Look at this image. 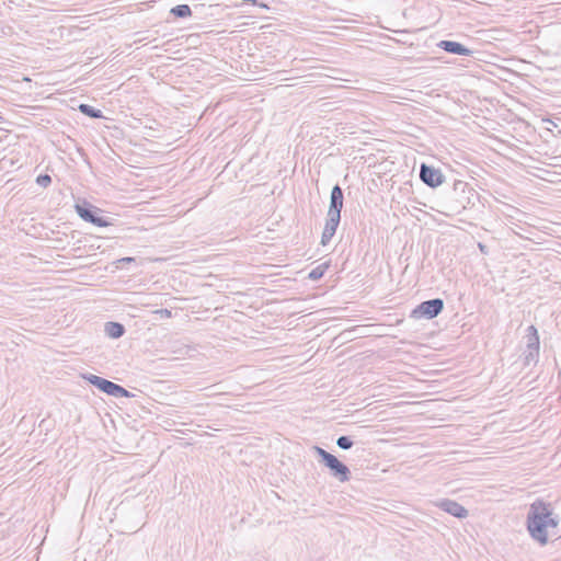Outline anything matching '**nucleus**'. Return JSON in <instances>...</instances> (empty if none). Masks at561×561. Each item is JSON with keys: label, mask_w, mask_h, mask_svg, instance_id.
Here are the masks:
<instances>
[{"label": "nucleus", "mask_w": 561, "mask_h": 561, "mask_svg": "<svg viewBox=\"0 0 561 561\" xmlns=\"http://www.w3.org/2000/svg\"><path fill=\"white\" fill-rule=\"evenodd\" d=\"M552 515L550 504L542 500H536L529 506L526 520L527 530L541 545L548 542L547 528L556 527L559 523L558 518Z\"/></svg>", "instance_id": "1"}, {"label": "nucleus", "mask_w": 561, "mask_h": 561, "mask_svg": "<svg viewBox=\"0 0 561 561\" xmlns=\"http://www.w3.org/2000/svg\"><path fill=\"white\" fill-rule=\"evenodd\" d=\"M344 195L339 184L331 190L330 205L327 215L325 226L321 236V244L327 245L336 232L341 220V210L343 208Z\"/></svg>", "instance_id": "2"}, {"label": "nucleus", "mask_w": 561, "mask_h": 561, "mask_svg": "<svg viewBox=\"0 0 561 561\" xmlns=\"http://www.w3.org/2000/svg\"><path fill=\"white\" fill-rule=\"evenodd\" d=\"M313 449L319 456L320 461L330 470L332 477L337 479L340 482H347L351 479V470L348 467L334 455L319 446H314Z\"/></svg>", "instance_id": "3"}, {"label": "nucleus", "mask_w": 561, "mask_h": 561, "mask_svg": "<svg viewBox=\"0 0 561 561\" xmlns=\"http://www.w3.org/2000/svg\"><path fill=\"white\" fill-rule=\"evenodd\" d=\"M83 378L89 382L91 383L92 386H94L95 388H98L100 391L108 394V396H112V397H115V398H121V397H125V398H130V397H134V394L131 392H129L128 390H126L124 387L111 381V380H107L105 378H102L100 376H96V375H93V374H87V375H83Z\"/></svg>", "instance_id": "4"}, {"label": "nucleus", "mask_w": 561, "mask_h": 561, "mask_svg": "<svg viewBox=\"0 0 561 561\" xmlns=\"http://www.w3.org/2000/svg\"><path fill=\"white\" fill-rule=\"evenodd\" d=\"M75 208L79 217L87 222L98 227H107L112 225L107 218L102 216V209L88 202H83L81 204L77 203Z\"/></svg>", "instance_id": "5"}, {"label": "nucleus", "mask_w": 561, "mask_h": 561, "mask_svg": "<svg viewBox=\"0 0 561 561\" xmlns=\"http://www.w3.org/2000/svg\"><path fill=\"white\" fill-rule=\"evenodd\" d=\"M444 309V300L440 298H434L430 300H425L421 302L416 308H414L411 312V317L414 319H434L436 318Z\"/></svg>", "instance_id": "6"}, {"label": "nucleus", "mask_w": 561, "mask_h": 561, "mask_svg": "<svg viewBox=\"0 0 561 561\" xmlns=\"http://www.w3.org/2000/svg\"><path fill=\"white\" fill-rule=\"evenodd\" d=\"M527 343L524 352V365L528 366L531 363H536L539 357V335L538 331L534 325L527 328Z\"/></svg>", "instance_id": "7"}, {"label": "nucleus", "mask_w": 561, "mask_h": 561, "mask_svg": "<svg viewBox=\"0 0 561 561\" xmlns=\"http://www.w3.org/2000/svg\"><path fill=\"white\" fill-rule=\"evenodd\" d=\"M420 179L424 184L432 188L438 187L445 181V176L440 172V170L435 169L434 167L427 165L425 163L421 164Z\"/></svg>", "instance_id": "8"}, {"label": "nucleus", "mask_w": 561, "mask_h": 561, "mask_svg": "<svg viewBox=\"0 0 561 561\" xmlns=\"http://www.w3.org/2000/svg\"><path fill=\"white\" fill-rule=\"evenodd\" d=\"M435 505L451 516L460 519L466 518L469 514L467 508L454 500L443 499L436 502Z\"/></svg>", "instance_id": "9"}, {"label": "nucleus", "mask_w": 561, "mask_h": 561, "mask_svg": "<svg viewBox=\"0 0 561 561\" xmlns=\"http://www.w3.org/2000/svg\"><path fill=\"white\" fill-rule=\"evenodd\" d=\"M437 46L453 55H460V56H470L472 54V50L463 46L461 43L454 42V41H440Z\"/></svg>", "instance_id": "10"}, {"label": "nucleus", "mask_w": 561, "mask_h": 561, "mask_svg": "<svg viewBox=\"0 0 561 561\" xmlns=\"http://www.w3.org/2000/svg\"><path fill=\"white\" fill-rule=\"evenodd\" d=\"M125 331V327L119 322L110 321L105 323V333L112 339L122 337Z\"/></svg>", "instance_id": "11"}, {"label": "nucleus", "mask_w": 561, "mask_h": 561, "mask_svg": "<svg viewBox=\"0 0 561 561\" xmlns=\"http://www.w3.org/2000/svg\"><path fill=\"white\" fill-rule=\"evenodd\" d=\"M78 108L82 114H84L91 118H102L103 117V113L101 110L95 108L89 104H80Z\"/></svg>", "instance_id": "12"}, {"label": "nucleus", "mask_w": 561, "mask_h": 561, "mask_svg": "<svg viewBox=\"0 0 561 561\" xmlns=\"http://www.w3.org/2000/svg\"><path fill=\"white\" fill-rule=\"evenodd\" d=\"M170 13L176 18H188L192 15V10L187 4H178L170 10Z\"/></svg>", "instance_id": "13"}, {"label": "nucleus", "mask_w": 561, "mask_h": 561, "mask_svg": "<svg viewBox=\"0 0 561 561\" xmlns=\"http://www.w3.org/2000/svg\"><path fill=\"white\" fill-rule=\"evenodd\" d=\"M336 445L343 449V450H347V449H351L353 446H354V442L353 439L350 437V436H340L337 439H336Z\"/></svg>", "instance_id": "14"}, {"label": "nucleus", "mask_w": 561, "mask_h": 561, "mask_svg": "<svg viewBox=\"0 0 561 561\" xmlns=\"http://www.w3.org/2000/svg\"><path fill=\"white\" fill-rule=\"evenodd\" d=\"M325 268H327V266H324V265L317 266L309 273V278L312 280L320 279L323 276Z\"/></svg>", "instance_id": "15"}, {"label": "nucleus", "mask_w": 561, "mask_h": 561, "mask_svg": "<svg viewBox=\"0 0 561 561\" xmlns=\"http://www.w3.org/2000/svg\"><path fill=\"white\" fill-rule=\"evenodd\" d=\"M36 183L39 186L47 187L51 183V178L48 174H39L36 178Z\"/></svg>", "instance_id": "16"}, {"label": "nucleus", "mask_w": 561, "mask_h": 561, "mask_svg": "<svg viewBox=\"0 0 561 561\" xmlns=\"http://www.w3.org/2000/svg\"><path fill=\"white\" fill-rule=\"evenodd\" d=\"M157 313H160L162 317H171V311L168 309H160L156 311Z\"/></svg>", "instance_id": "17"}, {"label": "nucleus", "mask_w": 561, "mask_h": 561, "mask_svg": "<svg viewBox=\"0 0 561 561\" xmlns=\"http://www.w3.org/2000/svg\"><path fill=\"white\" fill-rule=\"evenodd\" d=\"M133 261H135V259L134 257H129V256L123 257V259L119 260V262H123V263H130Z\"/></svg>", "instance_id": "18"}, {"label": "nucleus", "mask_w": 561, "mask_h": 561, "mask_svg": "<svg viewBox=\"0 0 561 561\" xmlns=\"http://www.w3.org/2000/svg\"><path fill=\"white\" fill-rule=\"evenodd\" d=\"M479 248H480V250L483 252L485 247H484L483 244H481V243H480V244H479Z\"/></svg>", "instance_id": "19"}]
</instances>
